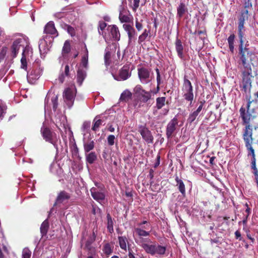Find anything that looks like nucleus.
<instances>
[{"label":"nucleus","mask_w":258,"mask_h":258,"mask_svg":"<svg viewBox=\"0 0 258 258\" xmlns=\"http://www.w3.org/2000/svg\"><path fill=\"white\" fill-rule=\"evenodd\" d=\"M138 74L140 82L143 84L149 83L152 79L150 71L145 68L138 69Z\"/></svg>","instance_id":"13"},{"label":"nucleus","mask_w":258,"mask_h":258,"mask_svg":"<svg viewBox=\"0 0 258 258\" xmlns=\"http://www.w3.org/2000/svg\"><path fill=\"white\" fill-rule=\"evenodd\" d=\"M20 46L24 47L21 59V68L27 71V59L32 54V49L28 45V38H20L16 39L11 46V51L13 57H16L18 53Z\"/></svg>","instance_id":"1"},{"label":"nucleus","mask_w":258,"mask_h":258,"mask_svg":"<svg viewBox=\"0 0 258 258\" xmlns=\"http://www.w3.org/2000/svg\"><path fill=\"white\" fill-rule=\"evenodd\" d=\"M166 247L161 245L157 243H154V250L153 255L156 256H160L165 254Z\"/></svg>","instance_id":"25"},{"label":"nucleus","mask_w":258,"mask_h":258,"mask_svg":"<svg viewBox=\"0 0 258 258\" xmlns=\"http://www.w3.org/2000/svg\"><path fill=\"white\" fill-rule=\"evenodd\" d=\"M90 122L89 121H85L83 123L82 126V129L84 131L86 130H88L90 128Z\"/></svg>","instance_id":"61"},{"label":"nucleus","mask_w":258,"mask_h":258,"mask_svg":"<svg viewBox=\"0 0 258 258\" xmlns=\"http://www.w3.org/2000/svg\"><path fill=\"white\" fill-rule=\"evenodd\" d=\"M5 108L4 107L0 105V119L3 117L4 114L5 113Z\"/></svg>","instance_id":"64"},{"label":"nucleus","mask_w":258,"mask_h":258,"mask_svg":"<svg viewBox=\"0 0 258 258\" xmlns=\"http://www.w3.org/2000/svg\"><path fill=\"white\" fill-rule=\"evenodd\" d=\"M53 41V37L48 35H45L40 39L39 43V49L41 57L43 55L45 56L51 47L52 42Z\"/></svg>","instance_id":"6"},{"label":"nucleus","mask_w":258,"mask_h":258,"mask_svg":"<svg viewBox=\"0 0 258 258\" xmlns=\"http://www.w3.org/2000/svg\"><path fill=\"white\" fill-rule=\"evenodd\" d=\"M94 148V142L93 141L84 142V148L85 153H88L93 150Z\"/></svg>","instance_id":"41"},{"label":"nucleus","mask_w":258,"mask_h":258,"mask_svg":"<svg viewBox=\"0 0 258 258\" xmlns=\"http://www.w3.org/2000/svg\"><path fill=\"white\" fill-rule=\"evenodd\" d=\"M175 49L177 53V55L180 58H183V47L182 44V42L180 39L178 38H176L175 43Z\"/></svg>","instance_id":"27"},{"label":"nucleus","mask_w":258,"mask_h":258,"mask_svg":"<svg viewBox=\"0 0 258 258\" xmlns=\"http://www.w3.org/2000/svg\"><path fill=\"white\" fill-rule=\"evenodd\" d=\"M85 54H84L82 58L81 62L80 67L87 71L88 70V51L87 50L86 44H85Z\"/></svg>","instance_id":"26"},{"label":"nucleus","mask_w":258,"mask_h":258,"mask_svg":"<svg viewBox=\"0 0 258 258\" xmlns=\"http://www.w3.org/2000/svg\"><path fill=\"white\" fill-rule=\"evenodd\" d=\"M94 124L92 128V130L94 131H96L99 128L100 125L102 124V120L98 119H97L96 117L94 120Z\"/></svg>","instance_id":"47"},{"label":"nucleus","mask_w":258,"mask_h":258,"mask_svg":"<svg viewBox=\"0 0 258 258\" xmlns=\"http://www.w3.org/2000/svg\"><path fill=\"white\" fill-rule=\"evenodd\" d=\"M135 241L143 249L149 242L152 243V241L148 238H144L142 237H139L138 238H136Z\"/></svg>","instance_id":"33"},{"label":"nucleus","mask_w":258,"mask_h":258,"mask_svg":"<svg viewBox=\"0 0 258 258\" xmlns=\"http://www.w3.org/2000/svg\"><path fill=\"white\" fill-rule=\"evenodd\" d=\"M106 26L107 24L104 21H102L99 22L98 32L100 35H103V31L105 29Z\"/></svg>","instance_id":"48"},{"label":"nucleus","mask_w":258,"mask_h":258,"mask_svg":"<svg viewBox=\"0 0 258 258\" xmlns=\"http://www.w3.org/2000/svg\"><path fill=\"white\" fill-rule=\"evenodd\" d=\"M235 236L236 239H238L239 240H241V233L238 230H237L235 232Z\"/></svg>","instance_id":"63"},{"label":"nucleus","mask_w":258,"mask_h":258,"mask_svg":"<svg viewBox=\"0 0 258 258\" xmlns=\"http://www.w3.org/2000/svg\"><path fill=\"white\" fill-rule=\"evenodd\" d=\"M70 67L68 64H66L64 68L62 66L58 78L60 83H62L64 81L66 77L70 76Z\"/></svg>","instance_id":"22"},{"label":"nucleus","mask_w":258,"mask_h":258,"mask_svg":"<svg viewBox=\"0 0 258 258\" xmlns=\"http://www.w3.org/2000/svg\"><path fill=\"white\" fill-rule=\"evenodd\" d=\"M252 144L246 145L245 147L247 150V156H251V159H256L254 150L252 146Z\"/></svg>","instance_id":"44"},{"label":"nucleus","mask_w":258,"mask_h":258,"mask_svg":"<svg viewBox=\"0 0 258 258\" xmlns=\"http://www.w3.org/2000/svg\"><path fill=\"white\" fill-rule=\"evenodd\" d=\"M143 229L140 227H137L135 228V231L139 237L148 236L150 235V232L144 230Z\"/></svg>","instance_id":"37"},{"label":"nucleus","mask_w":258,"mask_h":258,"mask_svg":"<svg viewBox=\"0 0 258 258\" xmlns=\"http://www.w3.org/2000/svg\"><path fill=\"white\" fill-rule=\"evenodd\" d=\"M145 90H144L142 87L140 85H137L134 89L135 93L138 96L142 93Z\"/></svg>","instance_id":"52"},{"label":"nucleus","mask_w":258,"mask_h":258,"mask_svg":"<svg viewBox=\"0 0 258 258\" xmlns=\"http://www.w3.org/2000/svg\"><path fill=\"white\" fill-rule=\"evenodd\" d=\"M252 77L251 68L244 69L242 72V87L245 93L249 92L250 90Z\"/></svg>","instance_id":"7"},{"label":"nucleus","mask_w":258,"mask_h":258,"mask_svg":"<svg viewBox=\"0 0 258 258\" xmlns=\"http://www.w3.org/2000/svg\"><path fill=\"white\" fill-rule=\"evenodd\" d=\"M76 92L75 86L73 85L65 89L63 97L64 100L69 108L72 107L74 104L75 96Z\"/></svg>","instance_id":"11"},{"label":"nucleus","mask_w":258,"mask_h":258,"mask_svg":"<svg viewBox=\"0 0 258 258\" xmlns=\"http://www.w3.org/2000/svg\"><path fill=\"white\" fill-rule=\"evenodd\" d=\"M243 1L245 9L252 7V4L250 0H243Z\"/></svg>","instance_id":"60"},{"label":"nucleus","mask_w":258,"mask_h":258,"mask_svg":"<svg viewBox=\"0 0 258 258\" xmlns=\"http://www.w3.org/2000/svg\"><path fill=\"white\" fill-rule=\"evenodd\" d=\"M64 28L67 29L68 33H69L71 36L75 35V30L72 26L68 25H65Z\"/></svg>","instance_id":"56"},{"label":"nucleus","mask_w":258,"mask_h":258,"mask_svg":"<svg viewBox=\"0 0 258 258\" xmlns=\"http://www.w3.org/2000/svg\"><path fill=\"white\" fill-rule=\"evenodd\" d=\"M182 92L183 97L185 100L189 101L191 105L194 98L193 87L190 81L185 76L183 78Z\"/></svg>","instance_id":"4"},{"label":"nucleus","mask_w":258,"mask_h":258,"mask_svg":"<svg viewBox=\"0 0 258 258\" xmlns=\"http://www.w3.org/2000/svg\"><path fill=\"white\" fill-rule=\"evenodd\" d=\"M107 229L109 233H112L113 232V222L111 217L109 214L107 215Z\"/></svg>","instance_id":"43"},{"label":"nucleus","mask_w":258,"mask_h":258,"mask_svg":"<svg viewBox=\"0 0 258 258\" xmlns=\"http://www.w3.org/2000/svg\"><path fill=\"white\" fill-rule=\"evenodd\" d=\"M156 74H157V83L158 85V86L160 85L161 83V77L160 74L159 70L158 68H156L155 69Z\"/></svg>","instance_id":"59"},{"label":"nucleus","mask_w":258,"mask_h":258,"mask_svg":"<svg viewBox=\"0 0 258 258\" xmlns=\"http://www.w3.org/2000/svg\"><path fill=\"white\" fill-rule=\"evenodd\" d=\"M248 11L247 10L241 11L240 12V15L238 20V34L239 38H243L245 31L244 24L245 21L248 19Z\"/></svg>","instance_id":"10"},{"label":"nucleus","mask_w":258,"mask_h":258,"mask_svg":"<svg viewBox=\"0 0 258 258\" xmlns=\"http://www.w3.org/2000/svg\"><path fill=\"white\" fill-rule=\"evenodd\" d=\"M123 28L127 34L128 37V44L131 45L135 43L136 40V36L137 33L133 27L130 24H124L123 25Z\"/></svg>","instance_id":"17"},{"label":"nucleus","mask_w":258,"mask_h":258,"mask_svg":"<svg viewBox=\"0 0 258 258\" xmlns=\"http://www.w3.org/2000/svg\"><path fill=\"white\" fill-rule=\"evenodd\" d=\"M43 68L41 67L39 61H35L31 71L27 73V80L29 83L33 84L41 76Z\"/></svg>","instance_id":"3"},{"label":"nucleus","mask_w":258,"mask_h":258,"mask_svg":"<svg viewBox=\"0 0 258 258\" xmlns=\"http://www.w3.org/2000/svg\"><path fill=\"white\" fill-rule=\"evenodd\" d=\"M131 64L127 63L123 66L119 71L118 74L113 75V78L118 81H125L131 77L133 69Z\"/></svg>","instance_id":"9"},{"label":"nucleus","mask_w":258,"mask_h":258,"mask_svg":"<svg viewBox=\"0 0 258 258\" xmlns=\"http://www.w3.org/2000/svg\"><path fill=\"white\" fill-rule=\"evenodd\" d=\"M204 103H205V101L201 102L200 105L199 106V107H198L197 110L195 111L198 114H199L200 112L202 111V110L203 109V105H204Z\"/></svg>","instance_id":"62"},{"label":"nucleus","mask_w":258,"mask_h":258,"mask_svg":"<svg viewBox=\"0 0 258 258\" xmlns=\"http://www.w3.org/2000/svg\"><path fill=\"white\" fill-rule=\"evenodd\" d=\"M187 11V8L183 3H181L177 8V16L179 18L182 17Z\"/></svg>","instance_id":"31"},{"label":"nucleus","mask_w":258,"mask_h":258,"mask_svg":"<svg viewBox=\"0 0 258 258\" xmlns=\"http://www.w3.org/2000/svg\"><path fill=\"white\" fill-rule=\"evenodd\" d=\"M149 242L144 247V250L148 254L153 255L154 250V243Z\"/></svg>","instance_id":"46"},{"label":"nucleus","mask_w":258,"mask_h":258,"mask_svg":"<svg viewBox=\"0 0 258 258\" xmlns=\"http://www.w3.org/2000/svg\"><path fill=\"white\" fill-rule=\"evenodd\" d=\"M118 10L119 19L121 23H129L132 21L133 17L126 7L121 5L119 7Z\"/></svg>","instance_id":"12"},{"label":"nucleus","mask_w":258,"mask_h":258,"mask_svg":"<svg viewBox=\"0 0 258 258\" xmlns=\"http://www.w3.org/2000/svg\"><path fill=\"white\" fill-rule=\"evenodd\" d=\"M166 97H160L156 99V107L158 109H161L165 104Z\"/></svg>","instance_id":"38"},{"label":"nucleus","mask_w":258,"mask_h":258,"mask_svg":"<svg viewBox=\"0 0 258 258\" xmlns=\"http://www.w3.org/2000/svg\"><path fill=\"white\" fill-rule=\"evenodd\" d=\"M70 198V194L64 190L61 191L58 193L55 202L54 204V206L60 204H63L68 202Z\"/></svg>","instance_id":"20"},{"label":"nucleus","mask_w":258,"mask_h":258,"mask_svg":"<svg viewBox=\"0 0 258 258\" xmlns=\"http://www.w3.org/2000/svg\"><path fill=\"white\" fill-rule=\"evenodd\" d=\"M44 32L46 34L51 35V36H53V38L58 36V32L53 21H49L47 23L44 27Z\"/></svg>","instance_id":"21"},{"label":"nucleus","mask_w":258,"mask_h":258,"mask_svg":"<svg viewBox=\"0 0 258 258\" xmlns=\"http://www.w3.org/2000/svg\"><path fill=\"white\" fill-rule=\"evenodd\" d=\"M135 26H136V28L139 31H141L143 28L142 24L141 23H140V22H139L138 19H136V20Z\"/></svg>","instance_id":"58"},{"label":"nucleus","mask_w":258,"mask_h":258,"mask_svg":"<svg viewBox=\"0 0 258 258\" xmlns=\"http://www.w3.org/2000/svg\"><path fill=\"white\" fill-rule=\"evenodd\" d=\"M87 71L79 67L77 74V83L80 86L82 85L84 80L87 76Z\"/></svg>","instance_id":"23"},{"label":"nucleus","mask_w":258,"mask_h":258,"mask_svg":"<svg viewBox=\"0 0 258 258\" xmlns=\"http://www.w3.org/2000/svg\"><path fill=\"white\" fill-rule=\"evenodd\" d=\"M140 1V0H134L133 6L132 7L133 11L136 12L139 8Z\"/></svg>","instance_id":"57"},{"label":"nucleus","mask_w":258,"mask_h":258,"mask_svg":"<svg viewBox=\"0 0 258 258\" xmlns=\"http://www.w3.org/2000/svg\"><path fill=\"white\" fill-rule=\"evenodd\" d=\"M41 134L43 139L46 142L52 144L54 148L57 150V142L58 141V138L56 134L52 132L49 128L46 127L44 123L41 128Z\"/></svg>","instance_id":"5"},{"label":"nucleus","mask_w":258,"mask_h":258,"mask_svg":"<svg viewBox=\"0 0 258 258\" xmlns=\"http://www.w3.org/2000/svg\"><path fill=\"white\" fill-rule=\"evenodd\" d=\"M131 97V92L128 90H125L121 94L119 99L122 101H127Z\"/></svg>","instance_id":"40"},{"label":"nucleus","mask_w":258,"mask_h":258,"mask_svg":"<svg viewBox=\"0 0 258 258\" xmlns=\"http://www.w3.org/2000/svg\"><path fill=\"white\" fill-rule=\"evenodd\" d=\"M252 101L253 100L251 101L250 98H249L246 107L242 106L239 110L240 116L242 120V124L245 126L251 125L250 121L253 118L250 113V106Z\"/></svg>","instance_id":"8"},{"label":"nucleus","mask_w":258,"mask_h":258,"mask_svg":"<svg viewBox=\"0 0 258 258\" xmlns=\"http://www.w3.org/2000/svg\"><path fill=\"white\" fill-rule=\"evenodd\" d=\"M112 53L113 51H110L109 47H107L105 49V53L104 55L105 64L107 67L109 66L111 62Z\"/></svg>","instance_id":"29"},{"label":"nucleus","mask_w":258,"mask_h":258,"mask_svg":"<svg viewBox=\"0 0 258 258\" xmlns=\"http://www.w3.org/2000/svg\"><path fill=\"white\" fill-rule=\"evenodd\" d=\"M251 169L252 170V173L254 175L256 183L258 182V170L256 167V159H251Z\"/></svg>","instance_id":"35"},{"label":"nucleus","mask_w":258,"mask_h":258,"mask_svg":"<svg viewBox=\"0 0 258 258\" xmlns=\"http://www.w3.org/2000/svg\"><path fill=\"white\" fill-rule=\"evenodd\" d=\"M49 100L51 101L52 104L53 110L55 111L58 106V97L57 95L54 93H48L45 99V109H46V108L48 109L50 107Z\"/></svg>","instance_id":"18"},{"label":"nucleus","mask_w":258,"mask_h":258,"mask_svg":"<svg viewBox=\"0 0 258 258\" xmlns=\"http://www.w3.org/2000/svg\"><path fill=\"white\" fill-rule=\"evenodd\" d=\"M139 132L142 136L143 139L147 144H152L153 143L154 137L152 133L145 125H139Z\"/></svg>","instance_id":"15"},{"label":"nucleus","mask_w":258,"mask_h":258,"mask_svg":"<svg viewBox=\"0 0 258 258\" xmlns=\"http://www.w3.org/2000/svg\"><path fill=\"white\" fill-rule=\"evenodd\" d=\"M49 227V223L48 220L46 219L43 222L40 227V232L42 237L46 235Z\"/></svg>","instance_id":"34"},{"label":"nucleus","mask_w":258,"mask_h":258,"mask_svg":"<svg viewBox=\"0 0 258 258\" xmlns=\"http://www.w3.org/2000/svg\"><path fill=\"white\" fill-rule=\"evenodd\" d=\"M118 242L119 246L121 249L126 250L127 249V244L129 246L128 241L127 238L123 236H118Z\"/></svg>","instance_id":"30"},{"label":"nucleus","mask_w":258,"mask_h":258,"mask_svg":"<svg viewBox=\"0 0 258 258\" xmlns=\"http://www.w3.org/2000/svg\"><path fill=\"white\" fill-rule=\"evenodd\" d=\"M71 50V46L69 41H65L62 49V57L65 58Z\"/></svg>","instance_id":"39"},{"label":"nucleus","mask_w":258,"mask_h":258,"mask_svg":"<svg viewBox=\"0 0 258 258\" xmlns=\"http://www.w3.org/2000/svg\"><path fill=\"white\" fill-rule=\"evenodd\" d=\"M115 137L113 135H110L107 137V141L109 146H112L114 144Z\"/></svg>","instance_id":"54"},{"label":"nucleus","mask_w":258,"mask_h":258,"mask_svg":"<svg viewBox=\"0 0 258 258\" xmlns=\"http://www.w3.org/2000/svg\"><path fill=\"white\" fill-rule=\"evenodd\" d=\"M151 91L148 92L145 90L142 93L138 96V97L141 101L144 103H146L151 98Z\"/></svg>","instance_id":"32"},{"label":"nucleus","mask_w":258,"mask_h":258,"mask_svg":"<svg viewBox=\"0 0 258 258\" xmlns=\"http://www.w3.org/2000/svg\"><path fill=\"white\" fill-rule=\"evenodd\" d=\"M95 238V235L94 234V233H93V238H91L90 240H87L85 246L87 248L90 249V250L91 249V248H92L91 244L94 241Z\"/></svg>","instance_id":"55"},{"label":"nucleus","mask_w":258,"mask_h":258,"mask_svg":"<svg viewBox=\"0 0 258 258\" xmlns=\"http://www.w3.org/2000/svg\"><path fill=\"white\" fill-rule=\"evenodd\" d=\"M97 159V156L94 152H92L86 155V161L89 164L93 163Z\"/></svg>","instance_id":"42"},{"label":"nucleus","mask_w":258,"mask_h":258,"mask_svg":"<svg viewBox=\"0 0 258 258\" xmlns=\"http://www.w3.org/2000/svg\"><path fill=\"white\" fill-rule=\"evenodd\" d=\"M103 190L98 189L97 188L93 187L90 189V192L92 198L96 201L99 202L105 199V195Z\"/></svg>","instance_id":"19"},{"label":"nucleus","mask_w":258,"mask_h":258,"mask_svg":"<svg viewBox=\"0 0 258 258\" xmlns=\"http://www.w3.org/2000/svg\"><path fill=\"white\" fill-rule=\"evenodd\" d=\"M198 114L195 111L191 112L188 116L187 118V121L189 123H191L194 122L196 119L197 117L198 116Z\"/></svg>","instance_id":"49"},{"label":"nucleus","mask_w":258,"mask_h":258,"mask_svg":"<svg viewBox=\"0 0 258 258\" xmlns=\"http://www.w3.org/2000/svg\"><path fill=\"white\" fill-rule=\"evenodd\" d=\"M7 52V48L3 47L0 50V62L5 58Z\"/></svg>","instance_id":"53"},{"label":"nucleus","mask_w":258,"mask_h":258,"mask_svg":"<svg viewBox=\"0 0 258 258\" xmlns=\"http://www.w3.org/2000/svg\"><path fill=\"white\" fill-rule=\"evenodd\" d=\"M31 251L27 248H25L22 251V258H30Z\"/></svg>","instance_id":"51"},{"label":"nucleus","mask_w":258,"mask_h":258,"mask_svg":"<svg viewBox=\"0 0 258 258\" xmlns=\"http://www.w3.org/2000/svg\"><path fill=\"white\" fill-rule=\"evenodd\" d=\"M150 33V32L149 30L145 29L144 32L139 36L138 43L139 44H141L143 42H144L149 36Z\"/></svg>","instance_id":"45"},{"label":"nucleus","mask_w":258,"mask_h":258,"mask_svg":"<svg viewBox=\"0 0 258 258\" xmlns=\"http://www.w3.org/2000/svg\"><path fill=\"white\" fill-rule=\"evenodd\" d=\"M242 138L245 145L252 144L253 139L252 138V126L251 125H247L243 129Z\"/></svg>","instance_id":"16"},{"label":"nucleus","mask_w":258,"mask_h":258,"mask_svg":"<svg viewBox=\"0 0 258 258\" xmlns=\"http://www.w3.org/2000/svg\"><path fill=\"white\" fill-rule=\"evenodd\" d=\"M103 251L104 253L107 255L110 254L112 252V250L111 248V246L110 244L108 243L105 244V245L103 247Z\"/></svg>","instance_id":"50"},{"label":"nucleus","mask_w":258,"mask_h":258,"mask_svg":"<svg viewBox=\"0 0 258 258\" xmlns=\"http://www.w3.org/2000/svg\"><path fill=\"white\" fill-rule=\"evenodd\" d=\"M175 180L176 182V186H177L179 191L180 192L182 196H185V187L183 181L180 179L177 175L175 176Z\"/></svg>","instance_id":"28"},{"label":"nucleus","mask_w":258,"mask_h":258,"mask_svg":"<svg viewBox=\"0 0 258 258\" xmlns=\"http://www.w3.org/2000/svg\"><path fill=\"white\" fill-rule=\"evenodd\" d=\"M234 39L235 35L233 34H231L227 39L229 50L232 53L234 51Z\"/></svg>","instance_id":"36"},{"label":"nucleus","mask_w":258,"mask_h":258,"mask_svg":"<svg viewBox=\"0 0 258 258\" xmlns=\"http://www.w3.org/2000/svg\"><path fill=\"white\" fill-rule=\"evenodd\" d=\"M178 119L176 117L173 118L167 124L166 128V135L168 139L173 137L178 127Z\"/></svg>","instance_id":"14"},{"label":"nucleus","mask_w":258,"mask_h":258,"mask_svg":"<svg viewBox=\"0 0 258 258\" xmlns=\"http://www.w3.org/2000/svg\"><path fill=\"white\" fill-rule=\"evenodd\" d=\"M107 30L110 32L112 37L115 40H119L120 39V33L118 28L116 25H109L107 27Z\"/></svg>","instance_id":"24"},{"label":"nucleus","mask_w":258,"mask_h":258,"mask_svg":"<svg viewBox=\"0 0 258 258\" xmlns=\"http://www.w3.org/2000/svg\"><path fill=\"white\" fill-rule=\"evenodd\" d=\"M239 56L244 69L251 68L253 65L251 61L256 58L255 55L248 50L246 47H243V38H239Z\"/></svg>","instance_id":"2"}]
</instances>
